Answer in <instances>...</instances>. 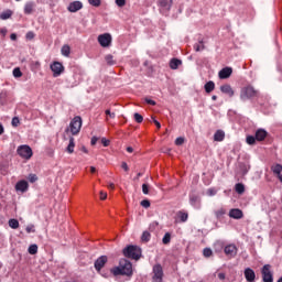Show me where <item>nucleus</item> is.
I'll use <instances>...</instances> for the list:
<instances>
[{"mask_svg":"<svg viewBox=\"0 0 282 282\" xmlns=\"http://www.w3.org/2000/svg\"><path fill=\"white\" fill-rule=\"evenodd\" d=\"M113 276H131L133 274V264L127 259H121L119 265L110 270Z\"/></svg>","mask_w":282,"mask_h":282,"instance_id":"1","label":"nucleus"},{"mask_svg":"<svg viewBox=\"0 0 282 282\" xmlns=\"http://www.w3.org/2000/svg\"><path fill=\"white\" fill-rule=\"evenodd\" d=\"M123 256L138 261L142 257V249L138 246L130 245L123 249Z\"/></svg>","mask_w":282,"mask_h":282,"instance_id":"2","label":"nucleus"},{"mask_svg":"<svg viewBox=\"0 0 282 282\" xmlns=\"http://www.w3.org/2000/svg\"><path fill=\"white\" fill-rule=\"evenodd\" d=\"M82 127H83V119L78 116L75 117L69 123L70 133L73 135H78V133H80Z\"/></svg>","mask_w":282,"mask_h":282,"instance_id":"3","label":"nucleus"},{"mask_svg":"<svg viewBox=\"0 0 282 282\" xmlns=\"http://www.w3.org/2000/svg\"><path fill=\"white\" fill-rule=\"evenodd\" d=\"M164 280V269L162 264H155L152 269V282H162Z\"/></svg>","mask_w":282,"mask_h":282,"instance_id":"4","label":"nucleus"},{"mask_svg":"<svg viewBox=\"0 0 282 282\" xmlns=\"http://www.w3.org/2000/svg\"><path fill=\"white\" fill-rule=\"evenodd\" d=\"M263 282H274V274L272 273V265L264 264L261 269Z\"/></svg>","mask_w":282,"mask_h":282,"instance_id":"5","label":"nucleus"},{"mask_svg":"<svg viewBox=\"0 0 282 282\" xmlns=\"http://www.w3.org/2000/svg\"><path fill=\"white\" fill-rule=\"evenodd\" d=\"M17 153L23 160H30L32 158V155L34 154L32 152V148H30V145H25V144L18 147Z\"/></svg>","mask_w":282,"mask_h":282,"instance_id":"6","label":"nucleus"},{"mask_svg":"<svg viewBox=\"0 0 282 282\" xmlns=\"http://www.w3.org/2000/svg\"><path fill=\"white\" fill-rule=\"evenodd\" d=\"M257 96V90L252 86H247L241 89L240 98L241 100H250Z\"/></svg>","mask_w":282,"mask_h":282,"instance_id":"7","label":"nucleus"},{"mask_svg":"<svg viewBox=\"0 0 282 282\" xmlns=\"http://www.w3.org/2000/svg\"><path fill=\"white\" fill-rule=\"evenodd\" d=\"M98 43L101 47H109L111 45V34L104 33L98 36Z\"/></svg>","mask_w":282,"mask_h":282,"instance_id":"8","label":"nucleus"},{"mask_svg":"<svg viewBox=\"0 0 282 282\" xmlns=\"http://www.w3.org/2000/svg\"><path fill=\"white\" fill-rule=\"evenodd\" d=\"M65 67H63V64L59 62H54L51 64V70L53 72V76L56 78V76H61L63 74Z\"/></svg>","mask_w":282,"mask_h":282,"instance_id":"9","label":"nucleus"},{"mask_svg":"<svg viewBox=\"0 0 282 282\" xmlns=\"http://www.w3.org/2000/svg\"><path fill=\"white\" fill-rule=\"evenodd\" d=\"M109 259L107 258V256H100L96 261H95V270L97 272H100V270H102L105 268V265L107 264V261Z\"/></svg>","mask_w":282,"mask_h":282,"instance_id":"10","label":"nucleus"},{"mask_svg":"<svg viewBox=\"0 0 282 282\" xmlns=\"http://www.w3.org/2000/svg\"><path fill=\"white\" fill-rule=\"evenodd\" d=\"M225 254L227 257H230V259L237 257V246L235 245H228L225 247Z\"/></svg>","mask_w":282,"mask_h":282,"instance_id":"11","label":"nucleus"},{"mask_svg":"<svg viewBox=\"0 0 282 282\" xmlns=\"http://www.w3.org/2000/svg\"><path fill=\"white\" fill-rule=\"evenodd\" d=\"M28 188H30L28 181H19L15 184V191H18V193H26Z\"/></svg>","mask_w":282,"mask_h":282,"instance_id":"12","label":"nucleus"},{"mask_svg":"<svg viewBox=\"0 0 282 282\" xmlns=\"http://www.w3.org/2000/svg\"><path fill=\"white\" fill-rule=\"evenodd\" d=\"M229 217L231 219H243V212L239 208H234L229 210Z\"/></svg>","mask_w":282,"mask_h":282,"instance_id":"13","label":"nucleus"},{"mask_svg":"<svg viewBox=\"0 0 282 282\" xmlns=\"http://www.w3.org/2000/svg\"><path fill=\"white\" fill-rule=\"evenodd\" d=\"M67 10L68 12H78V10H83V2L80 1L70 2Z\"/></svg>","mask_w":282,"mask_h":282,"instance_id":"14","label":"nucleus"},{"mask_svg":"<svg viewBox=\"0 0 282 282\" xmlns=\"http://www.w3.org/2000/svg\"><path fill=\"white\" fill-rule=\"evenodd\" d=\"M36 10V2L29 1L24 4V14H32Z\"/></svg>","mask_w":282,"mask_h":282,"instance_id":"15","label":"nucleus"},{"mask_svg":"<svg viewBox=\"0 0 282 282\" xmlns=\"http://www.w3.org/2000/svg\"><path fill=\"white\" fill-rule=\"evenodd\" d=\"M232 75V68L230 67H225L223 68L219 73L218 76L221 80L226 79V78H230V76Z\"/></svg>","mask_w":282,"mask_h":282,"instance_id":"16","label":"nucleus"},{"mask_svg":"<svg viewBox=\"0 0 282 282\" xmlns=\"http://www.w3.org/2000/svg\"><path fill=\"white\" fill-rule=\"evenodd\" d=\"M245 278L248 282H253L254 279H257V274L254 273V270L247 268L245 269Z\"/></svg>","mask_w":282,"mask_h":282,"instance_id":"17","label":"nucleus"},{"mask_svg":"<svg viewBox=\"0 0 282 282\" xmlns=\"http://www.w3.org/2000/svg\"><path fill=\"white\" fill-rule=\"evenodd\" d=\"M220 91L223 94H226L230 98H232V96H235V90H232V87L228 84H225V85L220 86Z\"/></svg>","mask_w":282,"mask_h":282,"instance_id":"18","label":"nucleus"},{"mask_svg":"<svg viewBox=\"0 0 282 282\" xmlns=\"http://www.w3.org/2000/svg\"><path fill=\"white\" fill-rule=\"evenodd\" d=\"M265 138H268V131H265L264 129H258L256 131V140H258V142H263Z\"/></svg>","mask_w":282,"mask_h":282,"instance_id":"19","label":"nucleus"},{"mask_svg":"<svg viewBox=\"0 0 282 282\" xmlns=\"http://www.w3.org/2000/svg\"><path fill=\"white\" fill-rule=\"evenodd\" d=\"M159 6L162 8V10L169 11L173 6V0H159Z\"/></svg>","mask_w":282,"mask_h":282,"instance_id":"20","label":"nucleus"},{"mask_svg":"<svg viewBox=\"0 0 282 282\" xmlns=\"http://www.w3.org/2000/svg\"><path fill=\"white\" fill-rule=\"evenodd\" d=\"M272 171H273L274 175H276V177L282 183V165L276 164L275 166L272 167Z\"/></svg>","mask_w":282,"mask_h":282,"instance_id":"21","label":"nucleus"},{"mask_svg":"<svg viewBox=\"0 0 282 282\" xmlns=\"http://www.w3.org/2000/svg\"><path fill=\"white\" fill-rule=\"evenodd\" d=\"M224 138H226V133L221 130H217L214 134L215 142H223Z\"/></svg>","mask_w":282,"mask_h":282,"instance_id":"22","label":"nucleus"},{"mask_svg":"<svg viewBox=\"0 0 282 282\" xmlns=\"http://www.w3.org/2000/svg\"><path fill=\"white\" fill-rule=\"evenodd\" d=\"M204 88H205L206 94H210V93L215 91V82H213V80L207 82L205 84Z\"/></svg>","mask_w":282,"mask_h":282,"instance_id":"23","label":"nucleus"},{"mask_svg":"<svg viewBox=\"0 0 282 282\" xmlns=\"http://www.w3.org/2000/svg\"><path fill=\"white\" fill-rule=\"evenodd\" d=\"M180 65H182V59L172 58V59L170 61V67H171V69H177V67H180Z\"/></svg>","mask_w":282,"mask_h":282,"instance_id":"24","label":"nucleus"},{"mask_svg":"<svg viewBox=\"0 0 282 282\" xmlns=\"http://www.w3.org/2000/svg\"><path fill=\"white\" fill-rule=\"evenodd\" d=\"M76 147V143L74 142V137L69 138V143L66 148L67 153H74V149Z\"/></svg>","mask_w":282,"mask_h":282,"instance_id":"25","label":"nucleus"},{"mask_svg":"<svg viewBox=\"0 0 282 282\" xmlns=\"http://www.w3.org/2000/svg\"><path fill=\"white\" fill-rule=\"evenodd\" d=\"M235 191L238 195H243V193H246V186L242 183H238L235 186Z\"/></svg>","mask_w":282,"mask_h":282,"instance_id":"26","label":"nucleus"},{"mask_svg":"<svg viewBox=\"0 0 282 282\" xmlns=\"http://www.w3.org/2000/svg\"><path fill=\"white\" fill-rule=\"evenodd\" d=\"M239 169H240L242 175H247L248 171H250V165H248L246 163H240Z\"/></svg>","mask_w":282,"mask_h":282,"instance_id":"27","label":"nucleus"},{"mask_svg":"<svg viewBox=\"0 0 282 282\" xmlns=\"http://www.w3.org/2000/svg\"><path fill=\"white\" fill-rule=\"evenodd\" d=\"M10 17H12V12L10 10H7L0 14V19H2V21L10 19Z\"/></svg>","mask_w":282,"mask_h":282,"instance_id":"28","label":"nucleus"},{"mask_svg":"<svg viewBox=\"0 0 282 282\" xmlns=\"http://www.w3.org/2000/svg\"><path fill=\"white\" fill-rule=\"evenodd\" d=\"M105 61H106L107 65H116V61H113V55H111V54L106 55Z\"/></svg>","mask_w":282,"mask_h":282,"instance_id":"29","label":"nucleus"},{"mask_svg":"<svg viewBox=\"0 0 282 282\" xmlns=\"http://www.w3.org/2000/svg\"><path fill=\"white\" fill-rule=\"evenodd\" d=\"M70 52H72V48L69 47V45H64L62 47V55L63 56H69Z\"/></svg>","mask_w":282,"mask_h":282,"instance_id":"30","label":"nucleus"},{"mask_svg":"<svg viewBox=\"0 0 282 282\" xmlns=\"http://www.w3.org/2000/svg\"><path fill=\"white\" fill-rule=\"evenodd\" d=\"M9 226H10V228H12L13 230H17V228H19V220H17V219H10V220H9Z\"/></svg>","mask_w":282,"mask_h":282,"instance_id":"31","label":"nucleus"},{"mask_svg":"<svg viewBox=\"0 0 282 282\" xmlns=\"http://www.w3.org/2000/svg\"><path fill=\"white\" fill-rule=\"evenodd\" d=\"M194 50L195 52H203V50H205L204 42L200 41L199 43L194 44Z\"/></svg>","mask_w":282,"mask_h":282,"instance_id":"32","label":"nucleus"},{"mask_svg":"<svg viewBox=\"0 0 282 282\" xmlns=\"http://www.w3.org/2000/svg\"><path fill=\"white\" fill-rule=\"evenodd\" d=\"M39 252V246L36 245H31L29 247V254H36Z\"/></svg>","mask_w":282,"mask_h":282,"instance_id":"33","label":"nucleus"},{"mask_svg":"<svg viewBox=\"0 0 282 282\" xmlns=\"http://www.w3.org/2000/svg\"><path fill=\"white\" fill-rule=\"evenodd\" d=\"M164 246H169V243H171V234L166 232L162 239Z\"/></svg>","mask_w":282,"mask_h":282,"instance_id":"34","label":"nucleus"},{"mask_svg":"<svg viewBox=\"0 0 282 282\" xmlns=\"http://www.w3.org/2000/svg\"><path fill=\"white\" fill-rule=\"evenodd\" d=\"M226 214V209L220 208L215 212L216 218L221 219V217Z\"/></svg>","mask_w":282,"mask_h":282,"instance_id":"35","label":"nucleus"},{"mask_svg":"<svg viewBox=\"0 0 282 282\" xmlns=\"http://www.w3.org/2000/svg\"><path fill=\"white\" fill-rule=\"evenodd\" d=\"M246 141H247V144H250V145L256 144V142H257V137H254V135H248L247 139H246Z\"/></svg>","mask_w":282,"mask_h":282,"instance_id":"36","label":"nucleus"},{"mask_svg":"<svg viewBox=\"0 0 282 282\" xmlns=\"http://www.w3.org/2000/svg\"><path fill=\"white\" fill-rule=\"evenodd\" d=\"M203 254H204V257H206V259H208L209 257H213V249H210V248H205V249L203 250Z\"/></svg>","mask_w":282,"mask_h":282,"instance_id":"37","label":"nucleus"},{"mask_svg":"<svg viewBox=\"0 0 282 282\" xmlns=\"http://www.w3.org/2000/svg\"><path fill=\"white\" fill-rule=\"evenodd\" d=\"M151 239V234L149 231H143L141 236V241H150Z\"/></svg>","mask_w":282,"mask_h":282,"instance_id":"38","label":"nucleus"},{"mask_svg":"<svg viewBox=\"0 0 282 282\" xmlns=\"http://www.w3.org/2000/svg\"><path fill=\"white\" fill-rule=\"evenodd\" d=\"M13 76L14 78H21L23 76V73L21 72V68L17 67L13 69Z\"/></svg>","mask_w":282,"mask_h":282,"instance_id":"39","label":"nucleus"},{"mask_svg":"<svg viewBox=\"0 0 282 282\" xmlns=\"http://www.w3.org/2000/svg\"><path fill=\"white\" fill-rule=\"evenodd\" d=\"M134 120H135V122H138V123L140 124V123L143 122L144 117H142V115L135 112V113H134Z\"/></svg>","mask_w":282,"mask_h":282,"instance_id":"40","label":"nucleus"},{"mask_svg":"<svg viewBox=\"0 0 282 282\" xmlns=\"http://www.w3.org/2000/svg\"><path fill=\"white\" fill-rule=\"evenodd\" d=\"M88 3L90 6H94V8H100L101 1L100 0H88Z\"/></svg>","mask_w":282,"mask_h":282,"instance_id":"41","label":"nucleus"},{"mask_svg":"<svg viewBox=\"0 0 282 282\" xmlns=\"http://www.w3.org/2000/svg\"><path fill=\"white\" fill-rule=\"evenodd\" d=\"M184 141H185L184 137L176 138L175 140L176 147H182V144H184Z\"/></svg>","mask_w":282,"mask_h":282,"instance_id":"42","label":"nucleus"},{"mask_svg":"<svg viewBox=\"0 0 282 282\" xmlns=\"http://www.w3.org/2000/svg\"><path fill=\"white\" fill-rule=\"evenodd\" d=\"M29 182H31V184H34V182H36V180H39V177L36 176V174H30L28 176Z\"/></svg>","mask_w":282,"mask_h":282,"instance_id":"43","label":"nucleus"},{"mask_svg":"<svg viewBox=\"0 0 282 282\" xmlns=\"http://www.w3.org/2000/svg\"><path fill=\"white\" fill-rule=\"evenodd\" d=\"M178 215H180L181 221H187V219H188V214L180 212Z\"/></svg>","mask_w":282,"mask_h":282,"instance_id":"44","label":"nucleus"},{"mask_svg":"<svg viewBox=\"0 0 282 282\" xmlns=\"http://www.w3.org/2000/svg\"><path fill=\"white\" fill-rule=\"evenodd\" d=\"M141 206L143 208H150L151 207V202H149V199H144L141 202Z\"/></svg>","mask_w":282,"mask_h":282,"instance_id":"45","label":"nucleus"},{"mask_svg":"<svg viewBox=\"0 0 282 282\" xmlns=\"http://www.w3.org/2000/svg\"><path fill=\"white\" fill-rule=\"evenodd\" d=\"M116 4L119 8H124V6H127V0H116Z\"/></svg>","mask_w":282,"mask_h":282,"instance_id":"46","label":"nucleus"},{"mask_svg":"<svg viewBox=\"0 0 282 282\" xmlns=\"http://www.w3.org/2000/svg\"><path fill=\"white\" fill-rule=\"evenodd\" d=\"M207 195H209V197L217 195V189H214V188L207 189Z\"/></svg>","mask_w":282,"mask_h":282,"instance_id":"47","label":"nucleus"},{"mask_svg":"<svg viewBox=\"0 0 282 282\" xmlns=\"http://www.w3.org/2000/svg\"><path fill=\"white\" fill-rule=\"evenodd\" d=\"M26 232L30 235V232H36V230L34 229V225H29L26 228H25Z\"/></svg>","mask_w":282,"mask_h":282,"instance_id":"48","label":"nucleus"},{"mask_svg":"<svg viewBox=\"0 0 282 282\" xmlns=\"http://www.w3.org/2000/svg\"><path fill=\"white\" fill-rule=\"evenodd\" d=\"M142 193H143V195H149V185L148 184L142 185Z\"/></svg>","mask_w":282,"mask_h":282,"instance_id":"49","label":"nucleus"},{"mask_svg":"<svg viewBox=\"0 0 282 282\" xmlns=\"http://www.w3.org/2000/svg\"><path fill=\"white\" fill-rule=\"evenodd\" d=\"M19 122H20L19 118H18V117H14V118L12 119V121H11V124H12V127H19Z\"/></svg>","mask_w":282,"mask_h":282,"instance_id":"50","label":"nucleus"},{"mask_svg":"<svg viewBox=\"0 0 282 282\" xmlns=\"http://www.w3.org/2000/svg\"><path fill=\"white\" fill-rule=\"evenodd\" d=\"M189 204H192V206H195V204H197V196H191Z\"/></svg>","mask_w":282,"mask_h":282,"instance_id":"51","label":"nucleus"},{"mask_svg":"<svg viewBox=\"0 0 282 282\" xmlns=\"http://www.w3.org/2000/svg\"><path fill=\"white\" fill-rule=\"evenodd\" d=\"M106 116H109V118H116V112H111V110L107 109L106 110Z\"/></svg>","mask_w":282,"mask_h":282,"instance_id":"52","label":"nucleus"},{"mask_svg":"<svg viewBox=\"0 0 282 282\" xmlns=\"http://www.w3.org/2000/svg\"><path fill=\"white\" fill-rule=\"evenodd\" d=\"M145 102H147L148 105H152L153 107H155V105H156L155 100L149 99V98H145Z\"/></svg>","mask_w":282,"mask_h":282,"instance_id":"53","label":"nucleus"},{"mask_svg":"<svg viewBox=\"0 0 282 282\" xmlns=\"http://www.w3.org/2000/svg\"><path fill=\"white\" fill-rule=\"evenodd\" d=\"M101 144H102L104 147H108V145L110 144V141L107 140L106 138H102V139H101Z\"/></svg>","mask_w":282,"mask_h":282,"instance_id":"54","label":"nucleus"},{"mask_svg":"<svg viewBox=\"0 0 282 282\" xmlns=\"http://www.w3.org/2000/svg\"><path fill=\"white\" fill-rule=\"evenodd\" d=\"M121 169H123V171L126 172H129V165L127 164V162L121 163Z\"/></svg>","mask_w":282,"mask_h":282,"instance_id":"55","label":"nucleus"},{"mask_svg":"<svg viewBox=\"0 0 282 282\" xmlns=\"http://www.w3.org/2000/svg\"><path fill=\"white\" fill-rule=\"evenodd\" d=\"M151 119L153 120L155 127H158L159 129H162V124L160 123V121L155 120V118L151 117Z\"/></svg>","mask_w":282,"mask_h":282,"instance_id":"56","label":"nucleus"},{"mask_svg":"<svg viewBox=\"0 0 282 282\" xmlns=\"http://www.w3.org/2000/svg\"><path fill=\"white\" fill-rule=\"evenodd\" d=\"M26 39H29V41H32V39H34V32H28Z\"/></svg>","mask_w":282,"mask_h":282,"instance_id":"57","label":"nucleus"},{"mask_svg":"<svg viewBox=\"0 0 282 282\" xmlns=\"http://www.w3.org/2000/svg\"><path fill=\"white\" fill-rule=\"evenodd\" d=\"M218 279L220 281H225L226 280V273H218Z\"/></svg>","mask_w":282,"mask_h":282,"instance_id":"58","label":"nucleus"},{"mask_svg":"<svg viewBox=\"0 0 282 282\" xmlns=\"http://www.w3.org/2000/svg\"><path fill=\"white\" fill-rule=\"evenodd\" d=\"M96 142H98V138L97 137H93L90 144L94 147L96 144Z\"/></svg>","mask_w":282,"mask_h":282,"instance_id":"59","label":"nucleus"},{"mask_svg":"<svg viewBox=\"0 0 282 282\" xmlns=\"http://www.w3.org/2000/svg\"><path fill=\"white\" fill-rule=\"evenodd\" d=\"M100 199H107V193L100 192Z\"/></svg>","mask_w":282,"mask_h":282,"instance_id":"60","label":"nucleus"},{"mask_svg":"<svg viewBox=\"0 0 282 282\" xmlns=\"http://www.w3.org/2000/svg\"><path fill=\"white\" fill-rule=\"evenodd\" d=\"M140 177H142V173L141 172H139L137 174V176L134 177V182H138V180H140Z\"/></svg>","mask_w":282,"mask_h":282,"instance_id":"61","label":"nucleus"},{"mask_svg":"<svg viewBox=\"0 0 282 282\" xmlns=\"http://www.w3.org/2000/svg\"><path fill=\"white\" fill-rule=\"evenodd\" d=\"M3 132H4L3 124L0 123V135H3Z\"/></svg>","mask_w":282,"mask_h":282,"instance_id":"62","label":"nucleus"},{"mask_svg":"<svg viewBox=\"0 0 282 282\" xmlns=\"http://www.w3.org/2000/svg\"><path fill=\"white\" fill-rule=\"evenodd\" d=\"M108 188H110L111 191H113V189L116 188V186L113 185V183H110V184L108 185Z\"/></svg>","mask_w":282,"mask_h":282,"instance_id":"63","label":"nucleus"},{"mask_svg":"<svg viewBox=\"0 0 282 282\" xmlns=\"http://www.w3.org/2000/svg\"><path fill=\"white\" fill-rule=\"evenodd\" d=\"M33 65H34L35 67H41V62H33Z\"/></svg>","mask_w":282,"mask_h":282,"instance_id":"64","label":"nucleus"}]
</instances>
